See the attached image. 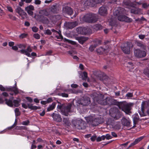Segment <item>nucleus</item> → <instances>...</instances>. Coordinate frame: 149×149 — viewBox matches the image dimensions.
<instances>
[{
  "mask_svg": "<svg viewBox=\"0 0 149 149\" xmlns=\"http://www.w3.org/2000/svg\"><path fill=\"white\" fill-rule=\"evenodd\" d=\"M10 18L14 20H15L16 19V18L13 15H10L9 16Z\"/></svg>",
  "mask_w": 149,
  "mask_h": 149,
  "instance_id": "obj_60",
  "label": "nucleus"
},
{
  "mask_svg": "<svg viewBox=\"0 0 149 149\" xmlns=\"http://www.w3.org/2000/svg\"><path fill=\"white\" fill-rule=\"evenodd\" d=\"M134 55L137 58H141L145 56L146 55V52L140 49H137L134 52Z\"/></svg>",
  "mask_w": 149,
  "mask_h": 149,
  "instance_id": "obj_12",
  "label": "nucleus"
},
{
  "mask_svg": "<svg viewBox=\"0 0 149 149\" xmlns=\"http://www.w3.org/2000/svg\"><path fill=\"white\" fill-rule=\"evenodd\" d=\"M133 104L132 103H123L120 104V108L126 113L128 114L130 113Z\"/></svg>",
  "mask_w": 149,
  "mask_h": 149,
  "instance_id": "obj_5",
  "label": "nucleus"
},
{
  "mask_svg": "<svg viewBox=\"0 0 149 149\" xmlns=\"http://www.w3.org/2000/svg\"><path fill=\"white\" fill-rule=\"evenodd\" d=\"M32 49L30 47H28L26 50L22 49L20 50V52L22 53L25 54L28 57H31V56H36V54L35 52H32L31 54H30V53Z\"/></svg>",
  "mask_w": 149,
  "mask_h": 149,
  "instance_id": "obj_9",
  "label": "nucleus"
},
{
  "mask_svg": "<svg viewBox=\"0 0 149 149\" xmlns=\"http://www.w3.org/2000/svg\"><path fill=\"white\" fill-rule=\"evenodd\" d=\"M52 32H53L55 33H58L60 35L59 37V38H61L62 37V35L61 34V31L59 30L58 31H57L54 29H52Z\"/></svg>",
  "mask_w": 149,
  "mask_h": 149,
  "instance_id": "obj_38",
  "label": "nucleus"
},
{
  "mask_svg": "<svg viewBox=\"0 0 149 149\" xmlns=\"http://www.w3.org/2000/svg\"><path fill=\"white\" fill-rule=\"evenodd\" d=\"M71 106V104H68L67 105L62 104L58 103L57 105L58 111L61 112V113L65 116H68L70 112V109Z\"/></svg>",
  "mask_w": 149,
  "mask_h": 149,
  "instance_id": "obj_2",
  "label": "nucleus"
},
{
  "mask_svg": "<svg viewBox=\"0 0 149 149\" xmlns=\"http://www.w3.org/2000/svg\"><path fill=\"white\" fill-rule=\"evenodd\" d=\"M38 30V29L36 27L34 26L32 28V30L34 32H37Z\"/></svg>",
  "mask_w": 149,
  "mask_h": 149,
  "instance_id": "obj_55",
  "label": "nucleus"
},
{
  "mask_svg": "<svg viewBox=\"0 0 149 149\" xmlns=\"http://www.w3.org/2000/svg\"><path fill=\"white\" fill-rule=\"evenodd\" d=\"M2 95L4 96L5 97H7L9 96L8 94L6 92H3L2 93Z\"/></svg>",
  "mask_w": 149,
  "mask_h": 149,
  "instance_id": "obj_64",
  "label": "nucleus"
},
{
  "mask_svg": "<svg viewBox=\"0 0 149 149\" xmlns=\"http://www.w3.org/2000/svg\"><path fill=\"white\" fill-rule=\"evenodd\" d=\"M68 53L69 55L72 56H73L74 55L77 54V52L74 50H71L68 52Z\"/></svg>",
  "mask_w": 149,
  "mask_h": 149,
  "instance_id": "obj_32",
  "label": "nucleus"
},
{
  "mask_svg": "<svg viewBox=\"0 0 149 149\" xmlns=\"http://www.w3.org/2000/svg\"><path fill=\"white\" fill-rule=\"evenodd\" d=\"M110 114L112 117L114 118L115 120H118L120 117L121 115L120 113L118 111L114 113L111 115V113H110Z\"/></svg>",
  "mask_w": 149,
  "mask_h": 149,
  "instance_id": "obj_27",
  "label": "nucleus"
},
{
  "mask_svg": "<svg viewBox=\"0 0 149 149\" xmlns=\"http://www.w3.org/2000/svg\"><path fill=\"white\" fill-rule=\"evenodd\" d=\"M130 9L131 13L135 14H140L141 11V9L138 8H133Z\"/></svg>",
  "mask_w": 149,
  "mask_h": 149,
  "instance_id": "obj_24",
  "label": "nucleus"
},
{
  "mask_svg": "<svg viewBox=\"0 0 149 149\" xmlns=\"http://www.w3.org/2000/svg\"><path fill=\"white\" fill-rule=\"evenodd\" d=\"M41 1L40 0H35L34 3L36 5H39L41 3Z\"/></svg>",
  "mask_w": 149,
  "mask_h": 149,
  "instance_id": "obj_58",
  "label": "nucleus"
},
{
  "mask_svg": "<svg viewBox=\"0 0 149 149\" xmlns=\"http://www.w3.org/2000/svg\"><path fill=\"white\" fill-rule=\"evenodd\" d=\"M33 37L35 38L38 39L40 38V36L38 33H35L33 35Z\"/></svg>",
  "mask_w": 149,
  "mask_h": 149,
  "instance_id": "obj_47",
  "label": "nucleus"
},
{
  "mask_svg": "<svg viewBox=\"0 0 149 149\" xmlns=\"http://www.w3.org/2000/svg\"><path fill=\"white\" fill-rule=\"evenodd\" d=\"M52 53V52L51 50H49L47 52L46 54L45 55H42V56L50 55Z\"/></svg>",
  "mask_w": 149,
  "mask_h": 149,
  "instance_id": "obj_52",
  "label": "nucleus"
},
{
  "mask_svg": "<svg viewBox=\"0 0 149 149\" xmlns=\"http://www.w3.org/2000/svg\"><path fill=\"white\" fill-rule=\"evenodd\" d=\"M82 79H86L87 77V74L85 72H84L82 73Z\"/></svg>",
  "mask_w": 149,
  "mask_h": 149,
  "instance_id": "obj_36",
  "label": "nucleus"
},
{
  "mask_svg": "<svg viewBox=\"0 0 149 149\" xmlns=\"http://www.w3.org/2000/svg\"><path fill=\"white\" fill-rule=\"evenodd\" d=\"M65 40L67 41L68 42L72 44V45H75L76 44V42H75L74 41H72V40H68V39H65Z\"/></svg>",
  "mask_w": 149,
  "mask_h": 149,
  "instance_id": "obj_45",
  "label": "nucleus"
},
{
  "mask_svg": "<svg viewBox=\"0 0 149 149\" xmlns=\"http://www.w3.org/2000/svg\"><path fill=\"white\" fill-rule=\"evenodd\" d=\"M121 122L123 125L127 127L130 126V121L129 118L127 119L125 118H123L121 120Z\"/></svg>",
  "mask_w": 149,
  "mask_h": 149,
  "instance_id": "obj_23",
  "label": "nucleus"
},
{
  "mask_svg": "<svg viewBox=\"0 0 149 149\" xmlns=\"http://www.w3.org/2000/svg\"><path fill=\"white\" fill-rule=\"evenodd\" d=\"M88 39V38L84 37H77V39L78 41L79 42L82 44L87 40Z\"/></svg>",
  "mask_w": 149,
  "mask_h": 149,
  "instance_id": "obj_26",
  "label": "nucleus"
},
{
  "mask_svg": "<svg viewBox=\"0 0 149 149\" xmlns=\"http://www.w3.org/2000/svg\"><path fill=\"white\" fill-rule=\"evenodd\" d=\"M133 96V93L130 92L127 93L126 95V97H127V99H130V98L132 97Z\"/></svg>",
  "mask_w": 149,
  "mask_h": 149,
  "instance_id": "obj_37",
  "label": "nucleus"
},
{
  "mask_svg": "<svg viewBox=\"0 0 149 149\" xmlns=\"http://www.w3.org/2000/svg\"><path fill=\"white\" fill-rule=\"evenodd\" d=\"M96 47V46L95 45H92L89 47V49L90 51H92L94 50Z\"/></svg>",
  "mask_w": 149,
  "mask_h": 149,
  "instance_id": "obj_49",
  "label": "nucleus"
},
{
  "mask_svg": "<svg viewBox=\"0 0 149 149\" xmlns=\"http://www.w3.org/2000/svg\"><path fill=\"white\" fill-rule=\"evenodd\" d=\"M99 13L101 15H105L107 13V8L104 6H102L99 10Z\"/></svg>",
  "mask_w": 149,
  "mask_h": 149,
  "instance_id": "obj_19",
  "label": "nucleus"
},
{
  "mask_svg": "<svg viewBox=\"0 0 149 149\" xmlns=\"http://www.w3.org/2000/svg\"><path fill=\"white\" fill-rule=\"evenodd\" d=\"M6 8L7 10L10 12H13V9L11 7L9 6H7Z\"/></svg>",
  "mask_w": 149,
  "mask_h": 149,
  "instance_id": "obj_54",
  "label": "nucleus"
},
{
  "mask_svg": "<svg viewBox=\"0 0 149 149\" xmlns=\"http://www.w3.org/2000/svg\"><path fill=\"white\" fill-rule=\"evenodd\" d=\"M144 72L146 75L149 76V65L148 68L144 70Z\"/></svg>",
  "mask_w": 149,
  "mask_h": 149,
  "instance_id": "obj_43",
  "label": "nucleus"
},
{
  "mask_svg": "<svg viewBox=\"0 0 149 149\" xmlns=\"http://www.w3.org/2000/svg\"><path fill=\"white\" fill-rule=\"evenodd\" d=\"M14 125V124L12 126L10 127H8L7 129H5V130H4L3 131H1L0 132V133L1 134H2V133H3L6 132L7 129H8V130L11 129H12L13 128V126Z\"/></svg>",
  "mask_w": 149,
  "mask_h": 149,
  "instance_id": "obj_42",
  "label": "nucleus"
},
{
  "mask_svg": "<svg viewBox=\"0 0 149 149\" xmlns=\"http://www.w3.org/2000/svg\"><path fill=\"white\" fill-rule=\"evenodd\" d=\"M114 127L116 129L118 130L120 129V128L121 127L120 123H118L117 125H115Z\"/></svg>",
  "mask_w": 149,
  "mask_h": 149,
  "instance_id": "obj_50",
  "label": "nucleus"
},
{
  "mask_svg": "<svg viewBox=\"0 0 149 149\" xmlns=\"http://www.w3.org/2000/svg\"><path fill=\"white\" fill-rule=\"evenodd\" d=\"M22 9L19 7L18 6L15 9V11L18 14L19 13Z\"/></svg>",
  "mask_w": 149,
  "mask_h": 149,
  "instance_id": "obj_46",
  "label": "nucleus"
},
{
  "mask_svg": "<svg viewBox=\"0 0 149 149\" xmlns=\"http://www.w3.org/2000/svg\"><path fill=\"white\" fill-rule=\"evenodd\" d=\"M77 24V23L76 22H67L65 23L64 26L67 29H72L75 27Z\"/></svg>",
  "mask_w": 149,
  "mask_h": 149,
  "instance_id": "obj_15",
  "label": "nucleus"
},
{
  "mask_svg": "<svg viewBox=\"0 0 149 149\" xmlns=\"http://www.w3.org/2000/svg\"><path fill=\"white\" fill-rule=\"evenodd\" d=\"M102 0H81V6L84 8L88 6H94L96 4L101 3Z\"/></svg>",
  "mask_w": 149,
  "mask_h": 149,
  "instance_id": "obj_3",
  "label": "nucleus"
},
{
  "mask_svg": "<svg viewBox=\"0 0 149 149\" xmlns=\"http://www.w3.org/2000/svg\"><path fill=\"white\" fill-rule=\"evenodd\" d=\"M45 33L46 34L50 35L52 34V32L50 30L47 29L45 32Z\"/></svg>",
  "mask_w": 149,
  "mask_h": 149,
  "instance_id": "obj_51",
  "label": "nucleus"
},
{
  "mask_svg": "<svg viewBox=\"0 0 149 149\" xmlns=\"http://www.w3.org/2000/svg\"><path fill=\"white\" fill-rule=\"evenodd\" d=\"M26 127L24 126H17L16 127V129L18 130H21L22 129H25Z\"/></svg>",
  "mask_w": 149,
  "mask_h": 149,
  "instance_id": "obj_44",
  "label": "nucleus"
},
{
  "mask_svg": "<svg viewBox=\"0 0 149 149\" xmlns=\"http://www.w3.org/2000/svg\"><path fill=\"white\" fill-rule=\"evenodd\" d=\"M116 10H113V14L114 15L118 16V20L122 21H125L127 22H130L132 21V19L124 15H119L118 13H120V12L118 10H116Z\"/></svg>",
  "mask_w": 149,
  "mask_h": 149,
  "instance_id": "obj_6",
  "label": "nucleus"
},
{
  "mask_svg": "<svg viewBox=\"0 0 149 149\" xmlns=\"http://www.w3.org/2000/svg\"><path fill=\"white\" fill-rule=\"evenodd\" d=\"M79 33L82 34H86L88 33L87 29L86 27H79L77 29Z\"/></svg>",
  "mask_w": 149,
  "mask_h": 149,
  "instance_id": "obj_20",
  "label": "nucleus"
},
{
  "mask_svg": "<svg viewBox=\"0 0 149 149\" xmlns=\"http://www.w3.org/2000/svg\"><path fill=\"white\" fill-rule=\"evenodd\" d=\"M30 122L29 120H26L22 122L21 124L23 125H29Z\"/></svg>",
  "mask_w": 149,
  "mask_h": 149,
  "instance_id": "obj_39",
  "label": "nucleus"
},
{
  "mask_svg": "<svg viewBox=\"0 0 149 149\" xmlns=\"http://www.w3.org/2000/svg\"><path fill=\"white\" fill-rule=\"evenodd\" d=\"M146 109V112L149 115V102L146 103L142 102L141 104V111L139 112L141 116H146L145 113V110Z\"/></svg>",
  "mask_w": 149,
  "mask_h": 149,
  "instance_id": "obj_4",
  "label": "nucleus"
},
{
  "mask_svg": "<svg viewBox=\"0 0 149 149\" xmlns=\"http://www.w3.org/2000/svg\"><path fill=\"white\" fill-rule=\"evenodd\" d=\"M8 45L10 47L13 46L14 45V42H10L8 43Z\"/></svg>",
  "mask_w": 149,
  "mask_h": 149,
  "instance_id": "obj_59",
  "label": "nucleus"
},
{
  "mask_svg": "<svg viewBox=\"0 0 149 149\" xmlns=\"http://www.w3.org/2000/svg\"><path fill=\"white\" fill-rule=\"evenodd\" d=\"M71 87L72 88H76L78 87V85L76 84H72L71 85Z\"/></svg>",
  "mask_w": 149,
  "mask_h": 149,
  "instance_id": "obj_61",
  "label": "nucleus"
},
{
  "mask_svg": "<svg viewBox=\"0 0 149 149\" xmlns=\"http://www.w3.org/2000/svg\"><path fill=\"white\" fill-rule=\"evenodd\" d=\"M87 123L93 126H96L101 123L102 121V119L100 116L95 117L93 116H91L85 117Z\"/></svg>",
  "mask_w": 149,
  "mask_h": 149,
  "instance_id": "obj_1",
  "label": "nucleus"
},
{
  "mask_svg": "<svg viewBox=\"0 0 149 149\" xmlns=\"http://www.w3.org/2000/svg\"><path fill=\"white\" fill-rule=\"evenodd\" d=\"M72 123L76 128L78 129L81 128L82 122L81 120L77 119L73 120Z\"/></svg>",
  "mask_w": 149,
  "mask_h": 149,
  "instance_id": "obj_16",
  "label": "nucleus"
},
{
  "mask_svg": "<svg viewBox=\"0 0 149 149\" xmlns=\"http://www.w3.org/2000/svg\"><path fill=\"white\" fill-rule=\"evenodd\" d=\"M22 106L25 109H27L28 107V108L32 109H38L39 107H37L36 106H33L32 104H28L27 105L25 103H23L22 104Z\"/></svg>",
  "mask_w": 149,
  "mask_h": 149,
  "instance_id": "obj_21",
  "label": "nucleus"
},
{
  "mask_svg": "<svg viewBox=\"0 0 149 149\" xmlns=\"http://www.w3.org/2000/svg\"><path fill=\"white\" fill-rule=\"evenodd\" d=\"M54 34L55 35L56 38L58 39H62L63 38V37L62 36L61 38H59V34L58 33H54Z\"/></svg>",
  "mask_w": 149,
  "mask_h": 149,
  "instance_id": "obj_48",
  "label": "nucleus"
},
{
  "mask_svg": "<svg viewBox=\"0 0 149 149\" xmlns=\"http://www.w3.org/2000/svg\"><path fill=\"white\" fill-rule=\"evenodd\" d=\"M56 105V104L55 103H53L48 108L47 110V111H49L53 110L54 108Z\"/></svg>",
  "mask_w": 149,
  "mask_h": 149,
  "instance_id": "obj_30",
  "label": "nucleus"
},
{
  "mask_svg": "<svg viewBox=\"0 0 149 149\" xmlns=\"http://www.w3.org/2000/svg\"><path fill=\"white\" fill-rule=\"evenodd\" d=\"M15 112L16 116H18L20 115V112L18 109H15Z\"/></svg>",
  "mask_w": 149,
  "mask_h": 149,
  "instance_id": "obj_41",
  "label": "nucleus"
},
{
  "mask_svg": "<svg viewBox=\"0 0 149 149\" xmlns=\"http://www.w3.org/2000/svg\"><path fill=\"white\" fill-rule=\"evenodd\" d=\"M104 96L101 94H100V99H98V98L95 97L93 98L94 102H97L98 103L102 104L103 105H106L107 104V102L106 100H103L104 98Z\"/></svg>",
  "mask_w": 149,
  "mask_h": 149,
  "instance_id": "obj_13",
  "label": "nucleus"
},
{
  "mask_svg": "<svg viewBox=\"0 0 149 149\" xmlns=\"http://www.w3.org/2000/svg\"><path fill=\"white\" fill-rule=\"evenodd\" d=\"M148 6V5L146 3H144L142 4V7L143 8H146Z\"/></svg>",
  "mask_w": 149,
  "mask_h": 149,
  "instance_id": "obj_53",
  "label": "nucleus"
},
{
  "mask_svg": "<svg viewBox=\"0 0 149 149\" xmlns=\"http://www.w3.org/2000/svg\"><path fill=\"white\" fill-rule=\"evenodd\" d=\"M54 120L56 121L60 122L62 120L61 116L58 113H53L51 115Z\"/></svg>",
  "mask_w": 149,
  "mask_h": 149,
  "instance_id": "obj_18",
  "label": "nucleus"
},
{
  "mask_svg": "<svg viewBox=\"0 0 149 149\" xmlns=\"http://www.w3.org/2000/svg\"><path fill=\"white\" fill-rule=\"evenodd\" d=\"M39 13L40 14L45 16H47L49 15V13L47 11V9L40 11L39 12Z\"/></svg>",
  "mask_w": 149,
  "mask_h": 149,
  "instance_id": "obj_31",
  "label": "nucleus"
},
{
  "mask_svg": "<svg viewBox=\"0 0 149 149\" xmlns=\"http://www.w3.org/2000/svg\"><path fill=\"white\" fill-rule=\"evenodd\" d=\"M101 25L99 24H96L93 26V28L96 30H100L102 29Z\"/></svg>",
  "mask_w": 149,
  "mask_h": 149,
  "instance_id": "obj_33",
  "label": "nucleus"
},
{
  "mask_svg": "<svg viewBox=\"0 0 149 149\" xmlns=\"http://www.w3.org/2000/svg\"><path fill=\"white\" fill-rule=\"evenodd\" d=\"M5 101L6 104L9 107H12L14 105L15 107H17L19 105V103L20 101V100L18 98L17 100H14L13 103L12 100H8L7 99H5Z\"/></svg>",
  "mask_w": 149,
  "mask_h": 149,
  "instance_id": "obj_8",
  "label": "nucleus"
},
{
  "mask_svg": "<svg viewBox=\"0 0 149 149\" xmlns=\"http://www.w3.org/2000/svg\"><path fill=\"white\" fill-rule=\"evenodd\" d=\"M58 95L63 97H68V94L65 93H59Z\"/></svg>",
  "mask_w": 149,
  "mask_h": 149,
  "instance_id": "obj_35",
  "label": "nucleus"
},
{
  "mask_svg": "<svg viewBox=\"0 0 149 149\" xmlns=\"http://www.w3.org/2000/svg\"><path fill=\"white\" fill-rule=\"evenodd\" d=\"M26 99L30 102H31L33 101V99L29 97H27Z\"/></svg>",
  "mask_w": 149,
  "mask_h": 149,
  "instance_id": "obj_63",
  "label": "nucleus"
},
{
  "mask_svg": "<svg viewBox=\"0 0 149 149\" xmlns=\"http://www.w3.org/2000/svg\"><path fill=\"white\" fill-rule=\"evenodd\" d=\"M108 22H109V24L112 26H113L115 24L116 22L113 19L108 20Z\"/></svg>",
  "mask_w": 149,
  "mask_h": 149,
  "instance_id": "obj_34",
  "label": "nucleus"
},
{
  "mask_svg": "<svg viewBox=\"0 0 149 149\" xmlns=\"http://www.w3.org/2000/svg\"><path fill=\"white\" fill-rule=\"evenodd\" d=\"M0 90L1 91H5L6 89L2 85H0Z\"/></svg>",
  "mask_w": 149,
  "mask_h": 149,
  "instance_id": "obj_62",
  "label": "nucleus"
},
{
  "mask_svg": "<svg viewBox=\"0 0 149 149\" xmlns=\"http://www.w3.org/2000/svg\"><path fill=\"white\" fill-rule=\"evenodd\" d=\"M106 138L108 140L111 139L112 136L109 134H107L105 136Z\"/></svg>",
  "mask_w": 149,
  "mask_h": 149,
  "instance_id": "obj_56",
  "label": "nucleus"
},
{
  "mask_svg": "<svg viewBox=\"0 0 149 149\" xmlns=\"http://www.w3.org/2000/svg\"><path fill=\"white\" fill-rule=\"evenodd\" d=\"M131 44L130 42L122 45L121 46V48L123 52L125 54H129L130 52V47Z\"/></svg>",
  "mask_w": 149,
  "mask_h": 149,
  "instance_id": "obj_10",
  "label": "nucleus"
},
{
  "mask_svg": "<svg viewBox=\"0 0 149 149\" xmlns=\"http://www.w3.org/2000/svg\"><path fill=\"white\" fill-rule=\"evenodd\" d=\"M18 14L21 17L22 19H24L26 18L27 15L26 13L22 9Z\"/></svg>",
  "mask_w": 149,
  "mask_h": 149,
  "instance_id": "obj_29",
  "label": "nucleus"
},
{
  "mask_svg": "<svg viewBox=\"0 0 149 149\" xmlns=\"http://www.w3.org/2000/svg\"><path fill=\"white\" fill-rule=\"evenodd\" d=\"M7 90L9 91H13L15 95L19 93L18 88L14 87H9L7 88Z\"/></svg>",
  "mask_w": 149,
  "mask_h": 149,
  "instance_id": "obj_25",
  "label": "nucleus"
},
{
  "mask_svg": "<svg viewBox=\"0 0 149 149\" xmlns=\"http://www.w3.org/2000/svg\"><path fill=\"white\" fill-rule=\"evenodd\" d=\"M25 10L27 11L29 15L32 16L33 14L32 11L34 10V7L32 5H29L26 7L25 8Z\"/></svg>",
  "mask_w": 149,
  "mask_h": 149,
  "instance_id": "obj_17",
  "label": "nucleus"
},
{
  "mask_svg": "<svg viewBox=\"0 0 149 149\" xmlns=\"http://www.w3.org/2000/svg\"><path fill=\"white\" fill-rule=\"evenodd\" d=\"M123 5L126 7L130 9L131 7H134V6L129 0H126L123 2Z\"/></svg>",
  "mask_w": 149,
  "mask_h": 149,
  "instance_id": "obj_22",
  "label": "nucleus"
},
{
  "mask_svg": "<svg viewBox=\"0 0 149 149\" xmlns=\"http://www.w3.org/2000/svg\"><path fill=\"white\" fill-rule=\"evenodd\" d=\"M84 18L85 21L89 23L95 22L97 20V18L95 14H87L84 16Z\"/></svg>",
  "mask_w": 149,
  "mask_h": 149,
  "instance_id": "obj_7",
  "label": "nucleus"
},
{
  "mask_svg": "<svg viewBox=\"0 0 149 149\" xmlns=\"http://www.w3.org/2000/svg\"><path fill=\"white\" fill-rule=\"evenodd\" d=\"M90 103V100L89 98L88 97H83L80 101H78L77 102V104H77H78L79 105H81L83 106H85L88 105Z\"/></svg>",
  "mask_w": 149,
  "mask_h": 149,
  "instance_id": "obj_11",
  "label": "nucleus"
},
{
  "mask_svg": "<svg viewBox=\"0 0 149 149\" xmlns=\"http://www.w3.org/2000/svg\"><path fill=\"white\" fill-rule=\"evenodd\" d=\"M27 35V34L26 33H22L19 36L20 38H25Z\"/></svg>",
  "mask_w": 149,
  "mask_h": 149,
  "instance_id": "obj_40",
  "label": "nucleus"
},
{
  "mask_svg": "<svg viewBox=\"0 0 149 149\" xmlns=\"http://www.w3.org/2000/svg\"><path fill=\"white\" fill-rule=\"evenodd\" d=\"M62 13L64 15H72L73 13L72 9L70 7L66 6L63 7Z\"/></svg>",
  "mask_w": 149,
  "mask_h": 149,
  "instance_id": "obj_14",
  "label": "nucleus"
},
{
  "mask_svg": "<svg viewBox=\"0 0 149 149\" xmlns=\"http://www.w3.org/2000/svg\"><path fill=\"white\" fill-rule=\"evenodd\" d=\"M97 53L101 54L103 53H106L109 50L108 49H105L102 47H100L97 49Z\"/></svg>",
  "mask_w": 149,
  "mask_h": 149,
  "instance_id": "obj_28",
  "label": "nucleus"
},
{
  "mask_svg": "<svg viewBox=\"0 0 149 149\" xmlns=\"http://www.w3.org/2000/svg\"><path fill=\"white\" fill-rule=\"evenodd\" d=\"M96 139V136L95 135H94L91 137V139L92 141H94Z\"/></svg>",
  "mask_w": 149,
  "mask_h": 149,
  "instance_id": "obj_57",
  "label": "nucleus"
}]
</instances>
